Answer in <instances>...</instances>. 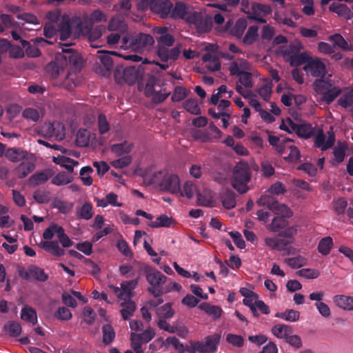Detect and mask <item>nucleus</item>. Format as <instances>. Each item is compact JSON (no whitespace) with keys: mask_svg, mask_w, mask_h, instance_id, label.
I'll use <instances>...</instances> for the list:
<instances>
[{"mask_svg":"<svg viewBox=\"0 0 353 353\" xmlns=\"http://www.w3.org/2000/svg\"><path fill=\"white\" fill-rule=\"evenodd\" d=\"M250 179L251 173L249 165L245 162H240L234 168L231 184L239 194H245L249 190L248 183Z\"/></svg>","mask_w":353,"mask_h":353,"instance_id":"obj_1","label":"nucleus"},{"mask_svg":"<svg viewBox=\"0 0 353 353\" xmlns=\"http://www.w3.org/2000/svg\"><path fill=\"white\" fill-rule=\"evenodd\" d=\"M122 43L132 50L142 53L154 45V39L151 34L140 32L129 37H124Z\"/></svg>","mask_w":353,"mask_h":353,"instance_id":"obj_2","label":"nucleus"},{"mask_svg":"<svg viewBox=\"0 0 353 353\" xmlns=\"http://www.w3.org/2000/svg\"><path fill=\"white\" fill-rule=\"evenodd\" d=\"M145 277L150 284L148 291L154 297L161 296L163 285L166 283L167 276L157 270L148 268L145 270Z\"/></svg>","mask_w":353,"mask_h":353,"instance_id":"obj_3","label":"nucleus"},{"mask_svg":"<svg viewBox=\"0 0 353 353\" xmlns=\"http://www.w3.org/2000/svg\"><path fill=\"white\" fill-rule=\"evenodd\" d=\"M139 6L142 10L149 8L152 12L165 19L169 17L173 4L169 0H141Z\"/></svg>","mask_w":353,"mask_h":353,"instance_id":"obj_4","label":"nucleus"},{"mask_svg":"<svg viewBox=\"0 0 353 353\" xmlns=\"http://www.w3.org/2000/svg\"><path fill=\"white\" fill-rule=\"evenodd\" d=\"M114 77L116 83L122 84L126 83L129 85L134 84L139 77V70L135 66H130L123 68L122 66H117Z\"/></svg>","mask_w":353,"mask_h":353,"instance_id":"obj_5","label":"nucleus"},{"mask_svg":"<svg viewBox=\"0 0 353 353\" xmlns=\"http://www.w3.org/2000/svg\"><path fill=\"white\" fill-rule=\"evenodd\" d=\"M72 43H59L61 47V52L56 54V60L63 62L64 66L70 65L78 68L81 64V57L79 54L72 48L68 47Z\"/></svg>","mask_w":353,"mask_h":353,"instance_id":"obj_6","label":"nucleus"},{"mask_svg":"<svg viewBox=\"0 0 353 353\" xmlns=\"http://www.w3.org/2000/svg\"><path fill=\"white\" fill-rule=\"evenodd\" d=\"M169 17L174 19H185L190 23H197L199 14L197 12L189 13L187 5L183 1H176L170 10Z\"/></svg>","mask_w":353,"mask_h":353,"instance_id":"obj_7","label":"nucleus"},{"mask_svg":"<svg viewBox=\"0 0 353 353\" xmlns=\"http://www.w3.org/2000/svg\"><path fill=\"white\" fill-rule=\"evenodd\" d=\"M257 203L259 205L266 206L275 214L286 216L287 218H290L292 216V212L286 205L273 200L269 196H261L257 201Z\"/></svg>","mask_w":353,"mask_h":353,"instance_id":"obj_8","label":"nucleus"},{"mask_svg":"<svg viewBox=\"0 0 353 353\" xmlns=\"http://www.w3.org/2000/svg\"><path fill=\"white\" fill-rule=\"evenodd\" d=\"M154 52L160 61L172 64L179 59L181 52V45L177 44L172 48L166 46L155 47Z\"/></svg>","mask_w":353,"mask_h":353,"instance_id":"obj_9","label":"nucleus"},{"mask_svg":"<svg viewBox=\"0 0 353 353\" xmlns=\"http://www.w3.org/2000/svg\"><path fill=\"white\" fill-rule=\"evenodd\" d=\"M304 70L314 77H325L327 73L325 63L318 57L312 58L305 65Z\"/></svg>","mask_w":353,"mask_h":353,"instance_id":"obj_10","label":"nucleus"},{"mask_svg":"<svg viewBox=\"0 0 353 353\" xmlns=\"http://www.w3.org/2000/svg\"><path fill=\"white\" fill-rule=\"evenodd\" d=\"M19 275L24 279H33L38 281L44 282L48 279V275L44 270L34 265H30L27 270L21 268L19 270Z\"/></svg>","mask_w":353,"mask_h":353,"instance_id":"obj_11","label":"nucleus"},{"mask_svg":"<svg viewBox=\"0 0 353 353\" xmlns=\"http://www.w3.org/2000/svg\"><path fill=\"white\" fill-rule=\"evenodd\" d=\"M57 25V30L60 33V40L65 41L72 35V28L76 25L77 28H81L82 23L79 21H71L67 17H63Z\"/></svg>","mask_w":353,"mask_h":353,"instance_id":"obj_12","label":"nucleus"},{"mask_svg":"<svg viewBox=\"0 0 353 353\" xmlns=\"http://www.w3.org/2000/svg\"><path fill=\"white\" fill-rule=\"evenodd\" d=\"M41 131L46 138L54 137L57 140L61 141L65 138L64 127L59 122L45 124Z\"/></svg>","mask_w":353,"mask_h":353,"instance_id":"obj_13","label":"nucleus"},{"mask_svg":"<svg viewBox=\"0 0 353 353\" xmlns=\"http://www.w3.org/2000/svg\"><path fill=\"white\" fill-rule=\"evenodd\" d=\"M328 137L325 140V135L323 130H319V133L315 137L314 145L316 148H319L321 150L324 151L329 148H331L335 143V135L332 129L327 132Z\"/></svg>","mask_w":353,"mask_h":353,"instance_id":"obj_14","label":"nucleus"},{"mask_svg":"<svg viewBox=\"0 0 353 353\" xmlns=\"http://www.w3.org/2000/svg\"><path fill=\"white\" fill-rule=\"evenodd\" d=\"M160 190L170 192L172 194L180 192L181 188L179 177L175 174H166Z\"/></svg>","mask_w":353,"mask_h":353,"instance_id":"obj_15","label":"nucleus"},{"mask_svg":"<svg viewBox=\"0 0 353 353\" xmlns=\"http://www.w3.org/2000/svg\"><path fill=\"white\" fill-rule=\"evenodd\" d=\"M220 199L223 206L228 210L235 208L236 204V194L229 188L223 189L220 193Z\"/></svg>","mask_w":353,"mask_h":353,"instance_id":"obj_16","label":"nucleus"},{"mask_svg":"<svg viewBox=\"0 0 353 353\" xmlns=\"http://www.w3.org/2000/svg\"><path fill=\"white\" fill-rule=\"evenodd\" d=\"M139 279L123 281L121 283V292L119 294V299L123 301L130 300L133 296L132 291L138 285Z\"/></svg>","mask_w":353,"mask_h":353,"instance_id":"obj_17","label":"nucleus"},{"mask_svg":"<svg viewBox=\"0 0 353 353\" xmlns=\"http://www.w3.org/2000/svg\"><path fill=\"white\" fill-rule=\"evenodd\" d=\"M54 174V172L51 169H46L41 172H37L32 174L28 179L30 185L32 186H37L46 182Z\"/></svg>","mask_w":353,"mask_h":353,"instance_id":"obj_18","label":"nucleus"},{"mask_svg":"<svg viewBox=\"0 0 353 353\" xmlns=\"http://www.w3.org/2000/svg\"><path fill=\"white\" fill-rule=\"evenodd\" d=\"M221 336L218 334L209 335L205 338V341H201L203 348L205 350L201 353H215L219 343Z\"/></svg>","mask_w":353,"mask_h":353,"instance_id":"obj_19","label":"nucleus"},{"mask_svg":"<svg viewBox=\"0 0 353 353\" xmlns=\"http://www.w3.org/2000/svg\"><path fill=\"white\" fill-rule=\"evenodd\" d=\"M265 244L272 250L278 251H284L288 248L290 242L284 239L277 236L265 237Z\"/></svg>","mask_w":353,"mask_h":353,"instance_id":"obj_20","label":"nucleus"},{"mask_svg":"<svg viewBox=\"0 0 353 353\" xmlns=\"http://www.w3.org/2000/svg\"><path fill=\"white\" fill-rule=\"evenodd\" d=\"M330 77L331 75L329 74L327 78L325 77L314 80L313 87L318 94L322 95L334 86L332 81L330 79Z\"/></svg>","mask_w":353,"mask_h":353,"instance_id":"obj_21","label":"nucleus"},{"mask_svg":"<svg viewBox=\"0 0 353 353\" xmlns=\"http://www.w3.org/2000/svg\"><path fill=\"white\" fill-rule=\"evenodd\" d=\"M46 72L50 76L51 79H56L60 74L64 72L65 66L63 62L54 59L50 62L46 67Z\"/></svg>","mask_w":353,"mask_h":353,"instance_id":"obj_22","label":"nucleus"},{"mask_svg":"<svg viewBox=\"0 0 353 353\" xmlns=\"http://www.w3.org/2000/svg\"><path fill=\"white\" fill-rule=\"evenodd\" d=\"M94 214L92 203L85 202L81 206L76 208V216L78 219L88 221L91 219Z\"/></svg>","mask_w":353,"mask_h":353,"instance_id":"obj_23","label":"nucleus"},{"mask_svg":"<svg viewBox=\"0 0 353 353\" xmlns=\"http://www.w3.org/2000/svg\"><path fill=\"white\" fill-rule=\"evenodd\" d=\"M40 246L46 251L56 256H61L65 254L64 250L59 247V243L57 241H42L40 243Z\"/></svg>","mask_w":353,"mask_h":353,"instance_id":"obj_24","label":"nucleus"},{"mask_svg":"<svg viewBox=\"0 0 353 353\" xmlns=\"http://www.w3.org/2000/svg\"><path fill=\"white\" fill-rule=\"evenodd\" d=\"M28 153L18 148H11L5 152L6 157L12 162H19L27 157Z\"/></svg>","mask_w":353,"mask_h":353,"instance_id":"obj_25","label":"nucleus"},{"mask_svg":"<svg viewBox=\"0 0 353 353\" xmlns=\"http://www.w3.org/2000/svg\"><path fill=\"white\" fill-rule=\"evenodd\" d=\"M108 29L109 31L124 32L127 29V25L122 15L116 14L109 21Z\"/></svg>","mask_w":353,"mask_h":353,"instance_id":"obj_26","label":"nucleus"},{"mask_svg":"<svg viewBox=\"0 0 353 353\" xmlns=\"http://www.w3.org/2000/svg\"><path fill=\"white\" fill-rule=\"evenodd\" d=\"M329 9L331 12L336 13L339 16L343 17L347 19L353 17L352 10L345 4L334 2L330 6Z\"/></svg>","mask_w":353,"mask_h":353,"instance_id":"obj_27","label":"nucleus"},{"mask_svg":"<svg viewBox=\"0 0 353 353\" xmlns=\"http://www.w3.org/2000/svg\"><path fill=\"white\" fill-rule=\"evenodd\" d=\"M333 300L338 307L345 310H353V296L336 295Z\"/></svg>","mask_w":353,"mask_h":353,"instance_id":"obj_28","label":"nucleus"},{"mask_svg":"<svg viewBox=\"0 0 353 353\" xmlns=\"http://www.w3.org/2000/svg\"><path fill=\"white\" fill-rule=\"evenodd\" d=\"M272 333L277 338L282 339L285 341L289 334L293 333L292 328L290 325L284 324H277L272 327Z\"/></svg>","mask_w":353,"mask_h":353,"instance_id":"obj_29","label":"nucleus"},{"mask_svg":"<svg viewBox=\"0 0 353 353\" xmlns=\"http://www.w3.org/2000/svg\"><path fill=\"white\" fill-rule=\"evenodd\" d=\"M35 168V165L30 161H23L15 168V174L19 179L26 177Z\"/></svg>","mask_w":353,"mask_h":353,"instance_id":"obj_30","label":"nucleus"},{"mask_svg":"<svg viewBox=\"0 0 353 353\" xmlns=\"http://www.w3.org/2000/svg\"><path fill=\"white\" fill-rule=\"evenodd\" d=\"M202 61L208 63L206 67L210 71H218L221 68V63L219 58L211 53H206L203 54L202 57Z\"/></svg>","mask_w":353,"mask_h":353,"instance_id":"obj_31","label":"nucleus"},{"mask_svg":"<svg viewBox=\"0 0 353 353\" xmlns=\"http://www.w3.org/2000/svg\"><path fill=\"white\" fill-rule=\"evenodd\" d=\"M53 161L65 168L69 172H72L74 166L77 165L79 162L65 156H58L54 157Z\"/></svg>","mask_w":353,"mask_h":353,"instance_id":"obj_32","label":"nucleus"},{"mask_svg":"<svg viewBox=\"0 0 353 353\" xmlns=\"http://www.w3.org/2000/svg\"><path fill=\"white\" fill-rule=\"evenodd\" d=\"M286 216H276L274 217L271 223L268 225V229L273 232H280L288 226V221L286 220Z\"/></svg>","mask_w":353,"mask_h":353,"instance_id":"obj_33","label":"nucleus"},{"mask_svg":"<svg viewBox=\"0 0 353 353\" xmlns=\"http://www.w3.org/2000/svg\"><path fill=\"white\" fill-rule=\"evenodd\" d=\"M312 59L307 52H299L292 57L287 59L291 66L298 67L303 64H307L309 61Z\"/></svg>","mask_w":353,"mask_h":353,"instance_id":"obj_34","label":"nucleus"},{"mask_svg":"<svg viewBox=\"0 0 353 353\" xmlns=\"http://www.w3.org/2000/svg\"><path fill=\"white\" fill-rule=\"evenodd\" d=\"M122 309L120 310L122 318L124 320H128L136 310V305L134 301L131 300L125 301L121 303Z\"/></svg>","mask_w":353,"mask_h":353,"instance_id":"obj_35","label":"nucleus"},{"mask_svg":"<svg viewBox=\"0 0 353 353\" xmlns=\"http://www.w3.org/2000/svg\"><path fill=\"white\" fill-rule=\"evenodd\" d=\"M172 303H166L163 305L157 307L156 309V314L159 319H170L172 318L175 312L172 309Z\"/></svg>","mask_w":353,"mask_h":353,"instance_id":"obj_36","label":"nucleus"},{"mask_svg":"<svg viewBox=\"0 0 353 353\" xmlns=\"http://www.w3.org/2000/svg\"><path fill=\"white\" fill-rule=\"evenodd\" d=\"M332 247V238L330 236H326L320 240L317 250L322 255L327 256L330 253Z\"/></svg>","mask_w":353,"mask_h":353,"instance_id":"obj_37","label":"nucleus"},{"mask_svg":"<svg viewBox=\"0 0 353 353\" xmlns=\"http://www.w3.org/2000/svg\"><path fill=\"white\" fill-rule=\"evenodd\" d=\"M199 307L208 314L212 316L214 319L220 318L223 312L220 307L211 305L208 303H202L199 305Z\"/></svg>","mask_w":353,"mask_h":353,"instance_id":"obj_38","label":"nucleus"},{"mask_svg":"<svg viewBox=\"0 0 353 353\" xmlns=\"http://www.w3.org/2000/svg\"><path fill=\"white\" fill-rule=\"evenodd\" d=\"M303 48V45L299 41H294L290 43L288 47H287L285 50H282L283 56L287 57V59H290L292 57L299 52Z\"/></svg>","mask_w":353,"mask_h":353,"instance_id":"obj_39","label":"nucleus"},{"mask_svg":"<svg viewBox=\"0 0 353 353\" xmlns=\"http://www.w3.org/2000/svg\"><path fill=\"white\" fill-rule=\"evenodd\" d=\"M103 343L109 345L114 340L116 334L113 327L110 324H105L102 327Z\"/></svg>","mask_w":353,"mask_h":353,"instance_id":"obj_40","label":"nucleus"},{"mask_svg":"<svg viewBox=\"0 0 353 353\" xmlns=\"http://www.w3.org/2000/svg\"><path fill=\"white\" fill-rule=\"evenodd\" d=\"M173 222L172 217H168L165 214H161L157 218L155 221H151L148 223V225L151 228H157L161 227H170Z\"/></svg>","mask_w":353,"mask_h":353,"instance_id":"obj_41","label":"nucleus"},{"mask_svg":"<svg viewBox=\"0 0 353 353\" xmlns=\"http://www.w3.org/2000/svg\"><path fill=\"white\" fill-rule=\"evenodd\" d=\"M275 316L284 319L287 321L295 322L299 320L300 312L299 311L290 309L286 310L283 312H277L275 314Z\"/></svg>","mask_w":353,"mask_h":353,"instance_id":"obj_42","label":"nucleus"},{"mask_svg":"<svg viewBox=\"0 0 353 353\" xmlns=\"http://www.w3.org/2000/svg\"><path fill=\"white\" fill-rule=\"evenodd\" d=\"M296 134L302 138L308 139L314 134V130L310 123L299 124Z\"/></svg>","mask_w":353,"mask_h":353,"instance_id":"obj_43","label":"nucleus"},{"mask_svg":"<svg viewBox=\"0 0 353 353\" xmlns=\"http://www.w3.org/2000/svg\"><path fill=\"white\" fill-rule=\"evenodd\" d=\"M21 317L23 320L34 325L37 322V313L30 307H25L21 310Z\"/></svg>","mask_w":353,"mask_h":353,"instance_id":"obj_44","label":"nucleus"},{"mask_svg":"<svg viewBox=\"0 0 353 353\" xmlns=\"http://www.w3.org/2000/svg\"><path fill=\"white\" fill-rule=\"evenodd\" d=\"M132 144H128L127 141H123L121 143L112 145L111 150L117 156H122L124 154L129 153L132 150Z\"/></svg>","mask_w":353,"mask_h":353,"instance_id":"obj_45","label":"nucleus"},{"mask_svg":"<svg viewBox=\"0 0 353 353\" xmlns=\"http://www.w3.org/2000/svg\"><path fill=\"white\" fill-rule=\"evenodd\" d=\"M247 26L248 23L245 19H239L231 30L232 34L238 38H241L243 36Z\"/></svg>","mask_w":353,"mask_h":353,"instance_id":"obj_46","label":"nucleus"},{"mask_svg":"<svg viewBox=\"0 0 353 353\" xmlns=\"http://www.w3.org/2000/svg\"><path fill=\"white\" fill-rule=\"evenodd\" d=\"M341 93V89L339 87L333 86L322 94V100L327 104H330Z\"/></svg>","mask_w":353,"mask_h":353,"instance_id":"obj_47","label":"nucleus"},{"mask_svg":"<svg viewBox=\"0 0 353 353\" xmlns=\"http://www.w3.org/2000/svg\"><path fill=\"white\" fill-rule=\"evenodd\" d=\"M183 108L190 114L194 115L201 114V109L195 99H188L183 103Z\"/></svg>","mask_w":353,"mask_h":353,"instance_id":"obj_48","label":"nucleus"},{"mask_svg":"<svg viewBox=\"0 0 353 353\" xmlns=\"http://www.w3.org/2000/svg\"><path fill=\"white\" fill-rule=\"evenodd\" d=\"M258 30L259 28L256 26H250L243 38V43L247 45H252V43H254L259 35Z\"/></svg>","mask_w":353,"mask_h":353,"instance_id":"obj_49","label":"nucleus"},{"mask_svg":"<svg viewBox=\"0 0 353 353\" xmlns=\"http://www.w3.org/2000/svg\"><path fill=\"white\" fill-rule=\"evenodd\" d=\"M73 180L72 176H68L65 172H61L55 175L51 181L54 185L60 186L71 183Z\"/></svg>","mask_w":353,"mask_h":353,"instance_id":"obj_50","label":"nucleus"},{"mask_svg":"<svg viewBox=\"0 0 353 353\" xmlns=\"http://www.w3.org/2000/svg\"><path fill=\"white\" fill-rule=\"evenodd\" d=\"M284 261L290 267L294 269L300 268L307 264V259L301 255L292 258L285 259Z\"/></svg>","mask_w":353,"mask_h":353,"instance_id":"obj_51","label":"nucleus"},{"mask_svg":"<svg viewBox=\"0 0 353 353\" xmlns=\"http://www.w3.org/2000/svg\"><path fill=\"white\" fill-rule=\"evenodd\" d=\"M156 39L157 45L155 47H172L175 42L174 36L170 33L165 35L157 36Z\"/></svg>","mask_w":353,"mask_h":353,"instance_id":"obj_52","label":"nucleus"},{"mask_svg":"<svg viewBox=\"0 0 353 353\" xmlns=\"http://www.w3.org/2000/svg\"><path fill=\"white\" fill-rule=\"evenodd\" d=\"M90 133L85 129H81L78 131L76 137V143L79 147H86L89 144Z\"/></svg>","mask_w":353,"mask_h":353,"instance_id":"obj_53","label":"nucleus"},{"mask_svg":"<svg viewBox=\"0 0 353 353\" xmlns=\"http://www.w3.org/2000/svg\"><path fill=\"white\" fill-rule=\"evenodd\" d=\"M251 9L252 14L255 15H259L261 13L268 15L272 12V8L270 6L260 3H252Z\"/></svg>","mask_w":353,"mask_h":353,"instance_id":"obj_54","label":"nucleus"},{"mask_svg":"<svg viewBox=\"0 0 353 353\" xmlns=\"http://www.w3.org/2000/svg\"><path fill=\"white\" fill-rule=\"evenodd\" d=\"M99 53H101L98 58L100 60L101 63L104 66V68L107 70H110L113 64V61L112 57H110L111 54H116L115 52H101L99 51Z\"/></svg>","mask_w":353,"mask_h":353,"instance_id":"obj_55","label":"nucleus"},{"mask_svg":"<svg viewBox=\"0 0 353 353\" xmlns=\"http://www.w3.org/2000/svg\"><path fill=\"white\" fill-rule=\"evenodd\" d=\"M329 39L332 41L335 46L340 48L343 50H351L347 41L340 34L331 35Z\"/></svg>","mask_w":353,"mask_h":353,"instance_id":"obj_56","label":"nucleus"},{"mask_svg":"<svg viewBox=\"0 0 353 353\" xmlns=\"http://www.w3.org/2000/svg\"><path fill=\"white\" fill-rule=\"evenodd\" d=\"M189 94V91L182 86L174 88L171 99L174 102H179L184 99Z\"/></svg>","mask_w":353,"mask_h":353,"instance_id":"obj_57","label":"nucleus"},{"mask_svg":"<svg viewBox=\"0 0 353 353\" xmlns=\"http://www.w3.org/2000/svg\"><path fill=\"white\" fill-rule=\"evenodd\" d=\"M92 172L93 169L90 166H85L80 170V177L85 185H90L92 183L93 180L89 175Z\"/></svg>","mask_w":353,"mask_h":353,"instance_id":"obj_58","label":"nucleus"},{"mask_svg":"<svg viewBox=\"0 0 353 353\" xmlns=\"http://www.w3.org/2000/svg\"><path fill=\"white\" fill-rule=\"evenodd\" d=\"M97 125L99 131L101 134H104L108 132L110 129V123L107 120L106 116L104 114H100L98 116Z\"/></svg>","mask_w":353,"mask_h":353,"instance_id":"obj_59","label":"nucleus"},{"mask_svg":"<svg viewBox=\"0 0 353 353\" xmlns=\"http://www.w3.org/2000/svg\"><path fill=\"white\" fill-rule=\"evenodd\" d=\"M54 317L61 321H68L72 317L70 310L65 307H59L54 312Z\"/></svg>","mask_w":353,"mask_h":353,"instance_id":"obj_60","label":"nucleus"},{"mask_svg":"<svg viewBox=\"0 0 353 353\" xmlns=\"http://www.w3.org/2000/svg\"><path fill=\"white\" fill-rule=\"evenodd\" d=\"M166 173L162 171L154 172L150 178L149 183L158 187L159 189L161 188V183L165 177Z\"/></svg>","mask_w":353,"mask_h":353,"instance_id":"obj_61","label":"nucleus"},{"mask_svg":"<svg viewBox=\"0 0 353 353\" xmlns=\"http://www.w3.org/2000/svg\"><path fill=\"white\" fill-rule=\"evenodd\" d=\"M296 274L299 276L306 279H316L319 276L320 273L316 269L303 268L296 272Z\"/></svg>","mask_w":353,"mask_h":353,"instance_id":"obj_62","label":"nucleus"},{"mask_svg":"<svg viewBox=\"0 0 353 353\" xmlns=\"http://www.w3.org/2000/svg\"><path fill=\"white\" fill-rule=\"evenodd\" d=\"M7 333L11 336H18L21 332V325L16 322H10L5 326Z\"/></svg>","mask_w":353,"mask_h":353,"instance_id":"obj_63","label":"nucleus"},{"mask_svg":"<svg viewBox=\"0 0 353 353\" xmlns=\"http://www.w3.org/2000/svg\"><path fill=\"white\" fill-rule=\"evenodd\" d=\"M165 343L172 345L178 353H183L185 352L184 345L176 336L168 337L165 339Z\"/></svg>","mask_w":353,"mask_h":353,"instance_id":"obj_64","label":"nucleus"}]
</instances>
